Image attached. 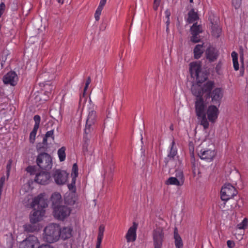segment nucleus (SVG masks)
Segmentation results:
<instances>
[{
    "label": "nucleus",
    "instance_id": "bb28decb",
    "mask_svg": "<svg viewBox=\"0 0 248 248\" xmlns=\"http://www.w3.org/2000/svg\"><path fill=\"white\" fill-rule=\"evenodd\" d=\"M199 18L198 15L194 9H191L188 13L187 22L189 23H192L197 20Z\"/></svg>",
    "mask_w": 248,
    "mask_h": 248
},
{
    "label": "nucleus",
    "instance_id": "c85d7f7f",
    "mask_svg": "<svg viewBox=\"0 0 248 248\" xmlns=\"http://www.w3.org/2000/svg\"><path fill=\"white\" fill-rule=\"evenodd\" d=\"M231 56L232 59L233 68L235 71H237L239 68L238 62V54L235 51H233L231 54Z\"/></svg>",
    "mask_w": 248,
    "mask_h": 248
},
{
    "label": "nucleus",
    "instance_id": "79ce46f5",
    "mask_svg": "<svg viewBox=\"0 0 248 248\" xmlns=\"http://www.w3.org/2000/svg\"><path fill=\"white\" fill-rule=\"evenodd\" d=\"M200 36H198V35L192 34V36L191 37V41L193 43H197L200 41Z\"/></svg>",
    "mask_w": 248,
    "mask_h": 248
},
{
    "label": "nucleus",
    "instance_id": "7ed1b4c3",
    "mask_svg": "<svg viewBox=\"0 0 248 248\" xmlns=\"http://www.w3.org/2000/svg\"><path fill=\"white\" fill-rule=\"evenodd\" d=\"M31 207L35 211L30 216V221L31 223H36L40 221L45 216V208L47 206V197L45 193H41L32 199Z\"/></svg>",
    "mask_w": 248,
    "mask_h": 248
},
{
    "label": "nucleus",
    "instance_id": "412c9836",
    "mask_svg": "<svg viewBox=\"0 0 248 248\" xmlns=\"http://www.w3.org/2000/svg\"><path fill=\"white\" fill-rule=\"evenodd\" d=\"M104 231L105 226L104 225H101L98 229V232L95 248H101V245L104 236Z\"/></svg>",
    "mask_w": 248,
    "mask_h": 248
},
{
    "label": "nucleus",
    "instance_id": "ea45409f",
    "mask_svg": "<svg viewBox=\"0 0 248 248\" xmlns=\"http://www.w3.org/2000/svg\"><path fill=\"white\" fill-rule=\"evenodd\" d=\"M241 0H232V4L235 9H238L240 7Z\"/></svg>",
    "mask_w": 248,
    "mask_h": 248
},
{
    "label": "nucleus",
    "instance_id": "4d7b16f0",
    "mask_svg": "<svg viewBox=\"0 0 248 248\" xmlns=\"http://www.w3.org/2000/svg\"><path fill=\"white\" fill-rule=\"evenodd\" d=\"M166 24H167V29L168 28V26L170 24V18H168V19H167V20H166Z\"/></svg>",
    "mask_w": 248,
    "mask_h": 248
},
{
    "label": "nucleus",
    "instance_id": "3c124183",
    "mask_svg": "<svg viewBox=\"0 0 248 248\" xmlns=\"http://www.w3.org/2000/svg\"><path fill=\"white\" fill-rule=\"evenodd\" d=\"M5 182L0 180V198L1 199V195L2 190V187Z\"/></svg>",
    "mask_w": 248,
    "mask_h": 248
},
{
    "label": "nucleus",
    "instance_id": "13d9d810",
    "mask_svg": "<svg viewBox=\"0 0 248 248\" xmlns=\"http://www.w3.org/2000/svg\"><path fill=\"white\" fill-rule=\"evenodd\" d=\"M226 202H224L223 204H221L220 205V208H224L226 204Z\"/></svg>",
    "mask_w": 248,
    "mask_h": 248
},
{
    "label": "nucleus",
    "instance_id": "aec40b11",
    "mask_svg": "<svg viewBox=\"0 0 248 248\" xmlns=\"http://www.w3.org/2000/svg\"><path fill=\"white\" fill-rule=\"evenodd\" d=\"M60 238L63 240L70 238L73 235V228L71 226L60 227Z\"/></svg>",
    "mask_w": 248,
    "mask_h": 248
},
{
    "label": "nucleus",
    "instance_id": "473e14b6",
    "mask_svg": "<svg viewBox=\"0 0 248 248\" xmlns=\"http://www.w3.org/2000/svg\"><path fill=\"white\" fill-rule=\"evenodd\" d=\"M38 129L33 128V130L30 133V137H29V140H30V142L31 143L33 144L35 142V138H36V135Z\"/></svg>",
    "mask_w": 248,
    "mask_h": 248
},
{
    "label": "nucleus",
    "instance_id": "72a5a7b5",
    "mask_svg": "<svg viewBox=\"0 0 248 248\" xmlns=\"http://www.w3.org/2000/svg\"><path fill=\"white\" fill-rule=\"evenodd\" d=\"M78 175V167L76 163L73 164L72 167V170L71 173V176L72 178L76 179Z\"/></svg>",
    "mask_w": 248,
    "mask_h": 248
},
{
    "label": "nucleus",
    "instance_id": "1a4fd4ad",
    "mask_svg": "<svg viewBox=\"0 0 248 248\" xmlns=\"http://www.w3.org/2000/svg\"><path fill=\"white\" fill-rule=\"evenodd\" d=\"M185 177L182 171L176 170L174 177H170L165 182L166 185H174L176 186H182L184 185Z\"/></svg>",
    "mask_w": 248,
    "mask_h": 248
},
{
    "label": "nucleus",
    "instance_id": "58836bf2",
    "mask_svg": "<svg viewBox=\"0 0 248 248\" xmlns=\"http://www.w3.org/2000/svg\"><path fill=\"white\" fill-rule=\"evenodd\" d=\"M45 145L46 146L47 144H44L43 141L42 143H38L36 145V150L38 152H41L44 150L46 147H44L43 146Z\"/></svg>",
    "mask_w": 248,
    "mask_h": 248
},
{
    "label": "nucleus",
    "instance_id": "dca6fc26",
    "mask_svg": "<svg viewBox=\"0 0 248 248\" xmlns=\"http://www.w3.org/2000/svg\"><path fill=\"white\" fill-rule=\"evenodd\" d=\"M34 181L37 183L45 185L48 184L51 181L50 174L49 172H41L36 174Z\"/></svg>",
    "mask_w": 248,
    "mask_h": 248
},
{
    "label": "nucleus",
    "instance_id": "9d476101",
    "mask_svg": "<svg viewBox=\"0 0 248 248\" xmlns=\"http://www.w3.org/2000/svg\"><path fill=\"white\" fill-rule=\"evenodd\" d=\"M96 120V112L93 109L89 111V114L86 120V124L84 129L85 134L86 136L93 130V125Z\"/></svg>",
    "mask_w": 248,
    "mask_h": 248
},
{
    "label": "nucleus",
    "instance_id": "09e8293b",
    "mask_svg": "<svg viewBox=\"0 0 248 248\" xmlns=\"http://www.w3.org/2000/svg\"><path fill=\"white\" fill-rule=\"evenodd\" d=\"M38 248H54L52 246L48 244H42L39 246Z\"/></svg>",
    "mask_w": 248,
    "mask_h": 248
},
{
    "label": "nucleus",
    "instance_id": "2eb2a0df",
    "mask_svg": "<svg viewBox=\"0 0 248 248\" xmlns=\"http://www.w3.org/2000/svg\"><path fill=\"white\" fill-rule=\"evenodd\" d=\"M68 175L69 174L66 171L58 170L54 171L53 178L57 184L62 185L66 183Z\"/></svg>",
    "mask_w": 248,
    "mask_h": 248
},
{
    "label": "nucleus",
    "instance_id": "2f4dec72",
    "mask_svg": "<svg viewBox=\"0 0 248 248\" xmlns=\"http://www.w3.org/2000/svg\"><path fill=\"white\" fill-rule=\"evenodd\" d=\"M48 138H51L53 140L54 139V130L48 131L45 134V136L43 139V143L47 144V139Z\"/></svg>",
    "mask_w": 248,
    "mask_h": 248
},
{
    "label": "nucleus",
    "instance_id": "0eeeda50",
    "mask_svg": "<svg viewBox=\"0 0 248 248\" xmlns=\"http://www.w3.org/2000/svg\"><path fill=\"white\" fill-rule=\"evenodd\" d=\"M153 237L154 248H162L163 241L164 239L163 228L158 227L154 229Z\"/></svg>",
    "mask_w": 248,
    "mask_h": 248
},
{
    "label": "nucleus",
    "instance_id": "5701e85b",
    "mask_svg": "<svg viewBox=\"0 0 248 248\" xmlns=\"http://www.w3.org/2000/svg\"><path fill=\"white\" fill-rule=\"evenodd\" d=\"M206 55L207 59L213 61L217 58V54L216 49L213 47H209L206 51Z\"/></svg>",
    "mask_w": 248,
    "mask_h": 248
},
{
    "label": "nucleus",
    "instance_id": "ddd939ff",
    "mask_svg": "<svg viewBox=\"0 0 248 248\" xmlns=\"http://www.w3.org/2000/svg\"><path fill=\"white\" fill-rule=\"evenodd\" d=\"M198 155L201 159L210 162L217 155V151L214 148H202L198 152Z\"/></svg>",
    "mask_w": 248,
    "mask_h": 248
},
{
    "label": "nucleus",
    "instance_id": "c03bdc74",
    "mask_svg": "<svg viewBox=\"0 0 248 248\" xmlns=\"http://www.w3.org/2000/svg\"><path fill=\"white\" fill-rule=\"evenodd\" d=\"M26 170L31 174H33L35 172V168L34 167L30 166L27 168Z\"/></svg>",
    "mask_w": 248,
    "mask_h": 248
},
{
    "label": "nucleus",
    "instance_id": "b1692460",
    "mask_svg": "<svg viewBox=\"0 0 248 248\" xmlns=\"http://www.w3.org/2000/svg\"><path fill=\"white\" fill-rule=\"evenodd\" d=\"M204 51L203 44L197 45L194 49V56L195 59L200 58Z\"/></svg>",
    "mask_w": 248,
    "mask_h": 248
},
{
    "label": "nucleus",
    "instance_id": "cd10ccee",
    "mask_svg": "<svg viewBox=\"0 0 248 248\" xmlns=\"http://www.w3.org/2000/svg\"><path fill=\"white\" fill-rule=\"evenodd\" d=\"M190 31L192 34L198 35L202 32V30L201 25H197V23L194 24L190 28Z\"/></svg>",
    "mask_w": 248,
    "mask_h": 248
},
{
    "label": "nucleus",
    "instance_id": "c9c22d12",
    "mask_svg": "<svg viewBox=\"0 0 248 248\" xmlns=\"http://www.w3.org/2000/svg\"><path fill=\"white\" fill-rule=\"evenodd\" d=\"M53 89L54 86L52 85L51 83H46L44 85V90L47 93H50Z\"/></svg>",
    "mask_w": 248,
    "mask_h": 248
},
{
    "label": "nucleus",
    "instance_id": "6e6d98bb",
    "mask_svg": "<svg viewBox=\"0 0 248 248\" xmlns=\"http://www.w3.org/2000/svg\"><path fill=\"white\" fill-rule=\"evenodd\" d=\"M57 2L61 4H62L64 2V0H57Z\"/></svg>",
    "mask_w": 248,
    "mask_h": 248
},
{
    "label": "nucleus",
    "instance_id": "4be33fe9",
    "mask_svg": "<svg viewBox=\"0 0 248 248\" xmlns=\"http://www.w3.org/2000/svg\"><path fill=\"white\" fill-rule=\"evenodd\" d=\"M51 200L53 208L60 205V203L62 202L61 195L59 193H54L51 197Z\"/></svg>",
    "mask_w": 248,
    "mask_h": 248
},
{
    "label": "nucleus",
    "instance_id": "f8f14e48",
    "mask_svg": "<svg viewBox=\"0 0 248 248\" xmlns=\"http://www.w3.org/2000/svg\"><path fill=\"white\" fill-rule=\"evenodd\" d=\"M209 92H204V93H209L208 95L205 98L203 97L205 99L207 98L208 96H210L211 98V100L213 103L217 104L219 107L220 104L221 100L223 95V91L220 88H217L214 89L212 92L211 90Z\"/></svg>",
    "mask_w": 248,
    "mask_h": 248
},
{
    "label": "nucleus",
    "instance_id": "7c9ffc66",
    "mask_svg": "<svg viewBox=\"0 0 248 248\" xmlns=\"http://www.w3.org/2000/svg\"><path fill=\"white\" fill-rule=\"evenodd\" d=\"M248 226V219L246 217L236 226L237 229L239 230H245Z\"/></svg>",
    "mask_w": 248,
    "mask_h": 248
},
{
    "label": "nucleus",
    "instance_id": "603ef678",
    "mask_svg": "<svg viewBox=\"0 0 248 248\" xmlns=\"http://www.w3.org/2000/svg\"><path fill=\"white\" fill-rule=\"evenodd\" d=\"M5 182L0 180V198L1 199V195L2 190V187Z\"/></svg>",
    "mask_w": 248,
    "mask_h": 248
},
{
    "label": "nucleus",
    "instance_id": "8fccbe9b",
    "mask_svg": "<svg viewBox=\"0 0 248 248\" xmlns=\"http://www.w3.org/2000/svg\"><path fill=\"white\" fill-rule=\"evenodd\" d=\"M106 1L104 0H100L99 5L98 7L103 9L104 5H105Z\"/></svg>",
    "mask_w": 248,
    "mask_h": 248
},
{
    "label": "nucleus",
    "instance_id": "423d86ee",
    "mask_svg": "<svg viewBox=\"0 0 248 248\" xmlns=\"http://www.w3.org/2000/svg\"><path fill=\"white\" fill-rule=\"evenodd\" d=\"M237 194L235 187L230 184L224 185L220 191L221 199L224 202H227L232 199Z\"/></svg>",
    "mask_w": 248,
    "mask_h": 248
},
{
    "label": "nucleus",
    "instance_id": "49530a36",
    "mask_svg": "<svg viewBox=\"0 0 248 248\" xmlns=\"http://www.w3.org/2000/svg\"><path fill=\"white\" fill-rule=\"evenodd\" d=\"M227 246L229 248H233L235 246L234 243L231 240H228L227 242Z\"/></svg>",
    "mask_w": 248,
    "mask_h": 248
},
{
    "label": "nucleus",
    "instance_id": "6ab92c4d",
    "mask_svg": "<svg viewBox=\"0 0 248 248\" xmlns=\"http://www.w3.org/2000/svg\"><path fill=\"white\" fill-rule=\"evenodd\" d=\"M178 156H177V150L175 146V142L173 140L170 142L169 151L167 155V157L166 158L167 162L169 163L172 160H176L178 159Z\"/></svg>",
    "mask_w": 248,
    "mask_h": 248
},
{
    "label": "nucleus",
    "instance_id": "f3484780",
    "mask_svg": "<svg viewBox=\"0 0 248 248\" xmlns=\"http://www.w3.org/2000/svg\"><path fill=\"white\" fill-rule=\"evenodd\" d=\"M137 228L138 224L136 222H133L132 226L128 229L125 235L127 243L133 242L136 240Z\"/></svg>",
    "mask_w": 248,
    "mask_h": 248
},
{
    "label": "nucleus",
    "instance_id": "6e6552de",
    "mask_svg": "<svg viewBox=\"0 0 248 248\" xmlns=\"http://www.w3.org/2000/svg\"><path fill=\"white\" fill-rule=\"evenodd\" d=\"M53 209L54 217L58 220H63L68 217L71 212V209L67 206L59 205L55 207Z\"/></svg>",
    "mask_w": 248,
    "mask_h": 248
},
{
    "label": "nucleus",
    "instance_id": "e433bc0d",
    "mask_svg": "<svg viewBox=\"0 0 248 248\" xmlns=\"http://www.w3.org/2000/svg\"><path fill=\"white\" fill-rule=\"evenodd\" d=\"M34 121L35 122V124L34 125L33 128L38 129L40 125V123L41 121V118L40 116L38 115H36L34 116L33 118Z\"/></svg>",
    "mask_w": 248,
    "mask_h": 248
},
{
    "label": "nucleus",
    "instance_id": "5fc2aeb1",
    "mask_svg": "<svg viewBox=\"0 0 248 248\" xmlns=\"http://www.w3.org/2000/svg\"><path fill=\"white\" fill-rule=\"evenodd\" d=\"M91 82V80H90V78H89L86 81V85H85V88H84V90H86L87 88H88L90 83Z\"/></svg>",
    "mask_w": 248,
    "mask_h": 248
},
{
    "label": "nucleus",
    "instance_id": "20e7f679",
    "mask_svg": "<svg viewBox=\"0 0 248 248\" xmlns=\"http://www.w3.org/2000/svg\"><path fill=\"white\" fill-rule=\"evenodd\" d=\"M60 225L56 223H51L46 226L43 234L44 241L48 243L57 242L60 238Z\"/></svg>",
    "mask_w": 248,
    "mask_h": 248
},
{
    "label": "nucleus",
    "instance_id": "4c0bfd02",
    "mask_svg": "<svg viewBox=\"0 0 248 248\" xmlns=\"http://www.w3.org/2000/svg\"><path fill=\"white\" fill-rule=\"evenodd\" d=\"M102 10L103 9L97 7L94 14V17L96 21H98L100 19V16L101 15Z\"/></svg>",
    "mask_w": 248,
    "mask_h": 248
},
{
    "label": "nucleus",
    "instance_id": "c756f323",
    "mask_svg": "<svg viewBox=\"0 0 248 248\" xmlns=\"http://www.w3.org/2000/svg\"><path fill=\"white\" fill-rule=\"evenodd\" d=\"M66 148L65 147H62L59 149L58 151V155L60 161L62 162L65 160L66 158L65 154Z\"/></svg>",
    "mask_w": 248,
    "mask_h": 248
},
{
    "label": "nucleus",
    "instance_id": "39448f33",
    "mask_svg": "<svg viewBox=\"0 0 248 248\" xmlns=\"http://www.w3.org/2000/svg\"><path fill=\"white\" fill-rule=\"evenodd\" d=\"M36 163L39 168L46 170H50L52 167V158L49 154L46 153L38 155Z\"/></svg>",
    "mask_w": 248,
    "mask_h": 248
},
{
    "label": "nucleus",
    "instance_id": "a18cd8bd",
    "mask_svg": "<svg viewBox=\"0 0 248 248\" xmlns=\"http://www.w3.org/2000/svg\"><path fill=\"white\" fill-rule=\"evenodd\" d=\"M161 0H154V9L155 10H156L158 9V7L160 4Z\"/></svg>",
    "mask_w": 248,
    "mask_h": 248
},
{
    "label": "nucleus",
    "instance_id": "052dcab7",
    "mask_svg": "<svg viewBox=\"0 0 248 248\" xmlns=\"http://www.w3.org/2000/svg\"><path fill=\"white\" fill-rule=\"evenodd\" d=\"M189 2L192 3H193V0H189Z\"/></svg>",
    "mask_w": 248,
    "mask_h": 248
},
{
    "label": "nucleus",
    "instance_id": "393cba45",
    "mask_svg": "<svg viewBox=\"0 0 248 248\" xmlns=\"http://www.w3.org/2000/svg\"><path fill=\"white\" fill-rule=\"evenodd\" d=\"M35 223L26 224L23 226L24 230L25 232H32L39 230L40 228L38 225Z\"/></svg>",
    "mask_w": 248,
    "mask_h": 248
},
{
    "label": "nucleus",
    "instance_id": "de8ad7c7",
    "mask_svg": "<svg viewBox=\"0 0 248 248\" xmlns=\"http://www.w3.org/2000/svg\"><path fill=\"white\" fill-rule=\"evenodd\" d=\"M217 34H216L215 30L213 29V31H213V35L218 37L219 36V33H220V31H221L220 28H217Z\"/></svg>",
    "mask_w": 248,
    "mask_h": 248
},
{
    "label": "nucleus",
    "instance_id": "a878e982",
    "mask_svg": "<svg viewBox=\"0 0 248 248\" xmlns=\"http://www.w3.org/2000/svg\"><path fill=\"white\" fill-rule=\"evenodd\" d=\"M174 243L176 248H183V241L176 231L174 232Z\"/></svg>",
    "mask_w": 248,
    "mask_h": 248
},
{
    "label": "nucleus",
    "instance_id": "f03ea898",
    "mask_svg": "<svg viewBox=\"0 0 248 248\" xmlns=\"http://www.w3.org/2000/svg\"><path fill=\"white\" fill-rule=\"evenodd\" d=\"M189 71L192 77L196 78V83L194 84L191 87V92L194 86H199L203 92H209L214 86V82L208 81L204 83L207 79V75L202 71L201 62H191L189 64Z\"/></svg>",
    "mask_w": 248,
    "mask_h": 248
},
{
    "label": "nucleus",
    "instance_id": "a19ab883",
    "mask_svg": "<svg viewBox=\"0 0 248 248\" xmlns=\"http://www.w3.org/2000/svg\"><path fill=\"white\" fill-rule=\"evenodd\" d=\"M12 161L11 160H9L8 161L7 166H6L7 178L9 177V174H10V170H11V166H12Z\"/></svg>",
    "mask_w": 248,
    "mask_h": 248
},
{
    "label": "nucleus",
    "instance_id": "864d4df0",
    "mask_svg": "<svg viewBox=\"0 0 248 248\" xmlns=\"http://www.w3.org/2000/svg\"><path fill=\"white\" fill-rule=\"evenodd\" d=\"M165 14L166 18L167 19L170 18V12L169 10H166L165 11Z\"/></svg>",
    "mask_w": 248,
    "mask_h": 248
},
{
    "label": "nucleus",
    "instance_id": "f257e3e1",
    "mask_svg": "<svg viewBox=\"0 0 248 248\" xmlns=\"http://www.w3.org/2000/svg\"><path fill=\"white\" fill-rule=\"evenodd\" d=\"M204 92L197 85L194 86L192 89V94L196 97L194 100L196 115L200 124L206 129L209 126V122L212 123L216 122L219 110L218 106L214 105L208 106V101L203 97Z\"/></svg>",
    "mask_w": 248,
    "mask_h": 248
},
{
    "label": "nucleus",
    "instance_id": "f704fd0d",
    "mask_svg": "<svg viewBox=\"0 0 248 248\" xmlns=\"http://www.w3.org/2000/svg\"><path fill=\"white\" fill-rule=\"evenodd\" d=\"M8 56V53L7 52H3L2 55L0 58V62L1 68H3L4 66L5 62L7 60V56Z\"/></svg>",
    "mask_w": 248,
    "mask_h": 248
},
{
    "label": "nucleus",
    "instance_id": "37998d69",
    "mask_svg": "<svg viewBox=\"0 0 248 248\" xmlns=\"http://www.w3.org/2000/svg\"><path fill=\"white\" fill-rule=\"evenodd\" d=\"M5 8V5L4 2H2L0 4V18L4 13Z\"/></svg>",
    "mask_w": 248,
    "mask_h": 248
},
{
    "label": "nucleus",
    "instance_id": "4468645a",
    "mask_svg": "<svg viewBox=\"0 0 248 248\" xmlns=\"http://www.w3.org/2000/svg\"><path fill=\"white\" fill-rule=\"evenodd\" d=\"M76 179L72 178L71 183L68 185V187L69 190L71 191V193L66 194L64 200L66 203L68 204L73 205L74 204L76 200V197L75 196V193L76 191V188L75 186Z\"/></svg>",
    "mask_w": 248,
    "mask_h": 248
},
{
    "label": "nucleus",
    "instance_id": "680f3d73",
    "mask_svg": "<svg viewBox=\"0 0 248 248\" xmlns=\"http://www.w3.org/2000/svg\"><path fill=\"white\" fill-rule=\"evenodd\" d=\"M24 186L28 187L29 186L28 185H24Z\"/></svg>",
    "mask_w": 248,
    "mask_h": 248
},
{
    "label": "nucleus",
    "instance_id": "a211bd4d",
    "mask_svg": "<svg viewBox=\"0 0 248 248\" xmlns=\"http://www.w3.org/2000/svg\"><path fill=\"white\" fill-rule=\"evenodd\" d=\"M18 77L16 72L10 71L5 75L3 77V81L5 84L15 86L16 84Z\"/></svg>",
    "mask_w": 248,
    "mask_h": 248
},
{
    "label": "nucleus",
    "instance_id": "bf43d9fd",
    "mask_svg": "<svg viewBox=\"0 0 248 248\" xmlns=\"http://www.w3.org/2000/svg\"><path fill=\"white\" fill-rule=\"evenodd\" d=\"M0 180L5 182V176H3V177H1V178L0 179Z\"/></svg>",
    "mask_w": 248,
    "mask_h": 248
},
{
    "label": "nucleus",
    "instance_id": "9b49d317",
    "mask_svg": "<svg viewBox=\"0 0 248 248\" xmlns=\"http://www.w3.org/2000/svg\"><path fill=\"white\" fill-rule=\"evenodd\" d=\"M40 242L37 237L30 235L19 244V248H38Z\"/></svg>",
    "mask_w": 248,
    "mask_h": 248
}]
</instances>
